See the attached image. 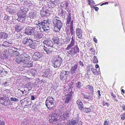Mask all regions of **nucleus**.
I'll list each match as a JSON object with an SVG mask.
<instances>
[{"label": "nucleus", "mask_w": 125, "mask_h": 125, "mask_svg": "<svg viewBox=\"0 0 125 125\" xmlns=\"http://www.w3.org/2000/svg\"><path fill=\"white\" fill-rule=\"evenodd\" d=\"M53 21L54 26V30L56 32H59L63 25L61 19L56 17L53 19Z\"/></svg>", "instance_id": "obj_1"}, {"label": "nucleus", "mask_w": 125, "mask_h": 125, "mask_svg": "<svg viewBox=\"0 0 125 125\" xmlns=\"http://www.w3.org/2000/svg\"><path fill=\"white\" fill-rule=\"evenodd\" d=\"M62 59L60 56H58L57 58L54 59L52 62V65L55 68H59L62 63Z\"/></svg>", "instance_id": "obj_2"}, {"label": "nucleus", "mask_w": 125, "mask_h": 125, "mask_svg": "<svg viewBox=\"0 0 125 125\" xmlns=\"http://www.w3.org/2000/svg\"><path fill=\"white\" fill-rule=\"evenodd\" d=\"M59 115L57 114H50L49 116L50 122L51 124L57 123L58 122Z\"/></svg>", "instance_id": "obj_3"}, {"label": "nucleus", "mask_w": 125, "mask_h": 125, "mask_svg": "<svg viewBox=\"0 0 125 125\" xmlns=\"http://www.w3.org/2000/svg\"><path fill=\"white\" fill-rule=\"evenodd\" d=\"M53 8L52 6H50L49 7V10L45 8H43L41 10L40 12L41 15L42 16H49L51 13V8Z\"/></svg>", "instance_id": "obj_4"}, {"label": "nucleus", "mask_w": 125, "mask_h": 125, "mask_svg": "<svg viewBox=\"0 0 125 125\" xmlns=\"http://www.w3.org/2000/svg\"><path fill=\"white\" fill-rule=\"evenodd\" d=\"M43 55L42 53L39 52H36L34 54L33 56V60L35 61H42L43 59Z\"/></svg>", "instance_id": "obj_5"}, {"label": "nucleus", "mask_w": 125, "mask_h": 125, "mask_svg": "<svg viewBox=\"0 0 125 125\" xmlns=\"http://www.w3.org/2000/svg\"><path fill=\"white\" fill-rule=\"evenodd\" d=\"M80 50L77 45H75L71 49L69 50V54L71 56L73 57L74 55L79 52Z\"/></svg>", "instance_id": "obj_6"}, {"label": "nucleus", "mask_w": 125, "mask_h": 125, "mask_svg": "<svg viewBox=\"0 0 125 125\" xmlns=\"http://www.w3.org/2000/svg\"><path fill=\"white\" fill-rule=\"evenodd\" d=\"M24 31L25 33L29 35H34L36 32L34 28L29 26L26 28Z\"/></svg>", "instance_id": "obj_7"}, {"label": "nucleus", "mask_w": 125, "mask_h": 125, "mask_svg": "<svg viewBox=\"0 0 125 125\" xmlns=\"http://www.w3.org/2000/svg\"><path fill=\"white\" fill-rule=\"evenodd\" d=\"M33 42L32 40L30 38H23L22 41V42L25 45L30 46L31 43Z\"/></svg>", "instance_id": "obj_8"}, {"label": "nucleus", "mask_w": 125, "mask_h": 125, "mask_svg": "<svg viewBox=\"0 0 125 125\" xmlns=\"http://www.w3.org/2000/svg\"><path fill=\"white\" fill-rule=\"evenodd\" d=\"M55 102H50L45 101V104L47 108L49 110H53L54 107V103Z\"/></svg>", "instance_id": "obj_9"}, {"label": "nucleus", "mask_w": 125, "mask_h": 125, "mask_svg": "<svg viewBox=\"0 0 125 125\" xmlns=\"http://www.w3.org/2000/svg\"><path fill=\"white\" fill-rule=\"evenodd\" d=\"M73 92H72V91L70 93V94H67L66 95L64 99L65 101V104H68L70 102L71 100L72 96V94Z\"/></svg>", "instance_id": "obj_10"}, {"label": "nucleus", "mask_w": 125, "mask_h": 125, "mask_svg": "<svg viewBox=\"0 0 125 125\" xmlns=\"http://www.w3.org/2000/svg\"><path fill=\"white\" fill-rule=\"evenodd\" d=\"M34 35V38L36 40H39L42 38L43 36V35L42 31H37V33Z\"/></svg>", "instance_id": "obj_11"}, {"label": "nucleus", "mask_w": 125, "mask_h": 125, "mask_svg": "<svg viewBox=\"0 0 125 125\" xmlns=\"http://www.w3.org/2000/svg\"><path fill=\"white\" fill-rule=\"evenodd\" d=\"M38 71L37 68L30 69L28 71V74L32 76H36L38 73Z\"/></svg>", "instance_id": "obj_12"}, {"label": "nucleus", "mask_w": 125, "mask_h": 125, "mask_svg": "<svg viewBox=\"0 0 125 125\" xmlns=\"http://www.w3.org/2000/svg\"><path fill=\"white\" fill-rule=\"evenodd\" d=\"M17 15L18 18L17 20L18 21L21 22L25 21V19L26 18V15L19 13H18Z\"/></svg>", "instance_id": "obj_13"}, {"label": "nucleus", "mask_w": 125, "mask_h": 125, "mask_svg": "<svg viewBox=\"0 0 125 125\" xmlns=\"http://www.w3.org/2000/svg\"><path fill=\"white\" fill-rule=\"evenodd\" d=\"M45 31H48L49 29L52 28V22L46 20Z\"/></svg>", "instance_id": "obj_14"}, {"label": "nucleus", "mask_w": 125, "mask_h": 125, "mask_svg": "<svg viewBox=\"0 0 125 125\" xmlns=\"http://www.w3.org/2000/svg\"><path fill=\"white\" fill-rule=\"evenodd\" d=\"M43 42L48 47H50L52 48H53V43L52 41L50 39L45 40Z\"/></svg>", "instance_id": "obj_15"}, {"label": "nucleus", "mask_w": 125, "mask_h": 125, "mask_svg": "<svg viewBox=\"0 0 125 125\" xmlns=\"http://www.w3.org/2000/svg\"><path fill=\"white\" fill-rule=\"evenodd\" d=\"M46 22V20H43L40 22V21H38V24L39 27V29L42 28L43 29L44 31H45V27Z\"/></svg>", "instance_id": "obj_16"}, {"label": "nucleus", "mask_w": 125, "mask_h": 125, "mask_svg": "<svg viewBox=\"0 0 125 125\" xmlns=\"http://www.w3.org/2000/svg\"><path fill=\"white\" fill-rule=\"evenodd\" d=\"M12 43L11 42L5 41L3 42L2 44L0 45V46L2 48L4 49L5 47H7L11 46Z\"/></svg>", "instance_id": "obj_17"}, {"label": "nucleus", "mask_w": 125, "mask_h": 125, "mask_svg": "<svg viewBox=\"0 0 125 125\" xmlns=\"http://www.w3.org/2000/svg\"><path fill=\"white\" fill-rule=\"evenodd\" d=\"M29 10L28 8L26 7H22L20 8V14H25L26 15L27 13Z\"/></svg>", "instance_id": "obj_18"}, {"label": "nucleus", "mask_w": 125, "mask_h": 125, "mask_svg": "<svg viewBox=\"0 0 125 125\" xmlns=\"http://www.w3.org/2000/svg\"><path fill=\"white\" fill-rule=\"evenodd\" d=\"M43 49L44 51V53L47 54L48 55L52 54V52H53L52 49L51 48H49V47H45L44 46Z\"/></svg>", "instance_id": "obj_19"}, {"label": "nucleus", "mask_w": 125, "mask_h": 125, "mask_svg": "<svg viewBox=\"0 0 125 125\" xmlns=\"http://www.w3.org/2000/svg\"><path fill=\"white\" fill-rule=\"evenodd\" d=\"M78 64H75L72 67L71 72V74L74 75L76 74V71L78 66Z\"/></svg>", "instance_id": "obj_20"}, {"label": "nucleus", "mask_w": 125, "mask_h": 125, "mask_svg": "<svg viewBox=\"0 0 125 125\" xmlns=\"http://www.w3.org/2000/svg\"><path fill=\"white\" fill-rule=\"evenodd\" d=\"M23 58L21 55L16 58L15 61L18 64H23L24 62Z\"/></svg>", "instance_id": "obj_21"}, {"label": "nucleus", "mask_w": 125, "mask_h": 125, "mask_svg": "<svg viewBox=\"0 0 125 125\" xmlns=\"http://www.w3.org/2000/svg\"><path fill=\"white\" fill-rule=\"evenodd\" d=\"M51 71L49 69H46L44 73L42 76L49 78L50 76Z\"/></svg>", "instance_id": "obj_22"}, {"label": "nucleus", "mask_w": 125, "mask_h": 125, "mask_svg": "<svg viewBox=\"0 0 125 125\" xmlns=\"http://www.w3.org/2000/svg\"><path fill=\"white\" fill-rule=\"evenodd\" d=\"M39 46V44L38 42L33 43L32 42L30 46V48L33 49L38 48Z\"/></svg>", "instance_id": "obj_23"}, {"label": "nucleus", "mask_w": 125, "mask_h": 125, "mask_svg": "<svg viewBox=\"0 0 125 125\" xmlns=\"http://www.w3.org/2000/svg\"><path fill=\"white\" fill-rule=\"evenodd\" d=\"M82 30L79 28H77L76 30V33L78 38L81 39L82 37Z\"/></svg>", "instance_id": "obj_24"}, {"label": "nucleus", "mask_w": 125, "mask_h": 125, "mask_svg": "<svg viewBox=\"0 0 125 125\" xmlns=\"http://www.w3.org/2000/svg\"><path fill=\"white\" fill-rule=\"evenodd\" d=\"M67 113L66 112H65L63 113L62 115H61L60 116V117L58 120L60 121H64L66 119V117L67 116Z\"/></svg>", "instance_id": "obj_25"}, {"label": "nucleus", "mask_w": 125, "mask_h": 125, "mask_svg": "<svg viewBox=\"0 0 125 125\" xmlns=\"http://www.w3.org/2000/svg\"><path fill=\"white\" fill-rule=\"evenodd\" d=\"M71 39V41L70 44L67 46L66 48V50H67L71 49V48L73 46L74 44V39L73 36L72 37Z\"/></svg>", "instance_id": "obj_26"}, {"label": "nucleus", "mask_w": 125, "mask_h": 125, "mask_svg": "<svg viewBox=\"0 0 125 125\" xmlns=\"http://www.w3.org/2000/svg\"><path fill=\"white\" fill-rule=\"evenodd\" d=\"M23 64V66L29 68L31 67L33 65V62L30 61L28 62H26Z\"/></svg>", "instance_id": "obj_27"}, {"label": "nucleus", "mask_w": 125, "mask_h": 125, "mask_svg": "<svg viewBox=\"0 0 125 125\" xmlns=\"http://www.w3.org/2000/svg\"><path fill=\"white\" fill-rule=\"evenodd\" d=\"M29 14L30 18L31 19L34 18L37 16L36 12L33 10H32Z\"/></svg>", "instance_id": "obj_28"}, {"label": "nucleus", "mask_w": 125, "mask_h": 125, "mask_svg": "<svg viewBox=\"0 0 125 125\" xmlns=\"http://www.w3.org/2000/svg\"><path fill=\"white\" fill-rule=\"evenodd\" d=\"M8 37V34L4 32H0V38L6 39Z\"/></svg>", "instance_id": "obj_29"}, {"label": "nucleus", "mask_w": 125, "mask_h": 125, "mask_svg": "<svg viewBox=\"0 0 125 125\" xmlns=\"http://www.w3.org/2000/svg\"><path fill=\"white\" fill-rule=\"evenodd\" d=\"M69 4L68 1H64L62 3L61 7H62V8H65V9H66Z\"/></svg>", "instance_id": "obj_30"}, {"label": "nucleus", "mask_w": 125, "mask_h": 125, "mask_svg": "<svg viewBox=\"0 0 125 125\" xmlns=\"http://www.w3.org/2000/svg\"><path fill=\"white\" fill-rule=\"evenodd\" d=\"M3 104L5 105L6 106H8L10 105V103L8 97H6V99L3 103Z\"/></svg>", "instance_id": "obj_31"}, {"label": "nucleus", "mask_w": 125, "mask_h": 125, "mask_svg": "<svg viewBox=\"0 0 125 125\" xmlns=\"http://www.w3.org/2000/svg\"><path fill=\"white\" fill-rule=\"evenodd\" d=\"M52 40L53 41L54 43L58 44L59 43V38L57 37H54Z\"/></svg>", "instance_id": "obj_32"}, {"label": "nucleus", "mask_w": 125, "mask_h": 125, "mask_svg": "<svg viewBox=\"0 0 125 125\" xmlns=\"http://www.w3.org/2000/svg\"><path fill=\"white\" fill-rule=\"evenodd\" d=\"M23 4L28 7H30L32 5L31 2L29 1H24Z\"/></svg>", "instance_id": "obj_33"}, {"label": "nucleus", "mask_w": 125, "mask_h": 125, "mask_svg": "<svg viewBox=\"0 0 125 125\" xmlns=\"http://www.w3.org/2000/svg\"><path fill=\"white\" fill-rule=\"evenodd\" d=\"M13 19V17L9 16L7 15H5L4 18V20L7 21H11V20H12Z\"/></svg>", "instance_id": "obj_34"}, {"label": "nucleus", "mask_w": 125, "mask_h": 125, "mask_svg": "<svg viewBox=\"0 0 125 125\" xmlns=\"http://www.w3.org/2000/svg\"><path fill=\"white\" fill-rule=\"evenodd\" d=\"M26 87L29 89V90L31 89L32 88V83L31 82H29L26 84L25 85Z\"/></svg>", "instance_id": "obj_35"}, {"label": "nucleus", "mask_w": 125, "mask_h": 125, "mask_svg": "<svg viewBox=\"0 0 125 125\" xmlns=\"http://www.w3.org/2000/svg\"><path fill=\"white\" fill-rule=\"evenodd\" d=\"M88 94L89 96L88 95L87 97H86V98H87V99H88V100H92L93 97V93L91 92L89 93Z\"/></svg>", "instance_id": "obj_36"}, {"label": "nucleus", "mask_w": 125, "mask_h": 125, "mask_svg": "<svg viewBox=\"0 0 125 125\" xmlns=\"http://www.w3.org/2000/svg\"><path fill=\"white\" fill-rule=\"evenodd\" d=\"M46 101V102H47V101L54 102H55L54 99L51 96H50L48 97Z\"/></svg>", "instance_id": "obj_37"}, {"label": "nucleus", "mask_w": 125, "mask_h": 125, "mask_svg": "<svg viewBox=\"0 0 125 125\" xmlns=\"http://www.w3.org/2000/svg\"><path fill=\"white\" fill-rule=\"evenodd\" d=\"M82 86L81 82L78 81L76 84L75 87L78 89H80Z\"/></svg>", "instance_id": "obj_38"}, {"label": "nucleus", "mask_w": 125, "mask_h": 125, "mask_svg": "<svg viewBox=\"0 0 125 125\" xmlns=\"http://www.w3.org/2000/svg\"><path fill=\"white\" fill-rule=\"evenodd\" d=\"M78 122L77 120H74L73 119H72L71 120L70 125H76Z\"/></svg>", "instance_id": "obj_39"}, {"label": "nucleus", "mask_w": 125, "mask_h": 125, "mask_svg": "<svg viewBox=\"0 0 125 125\" xmlns=\"http://www.w3.org/2000/svg\"><path fill=\"white\" fill-rule=\"evenodd\" d=\"M51 4L52 5H57L58 3V1L57 0H51Z\"/></svg>", "instance_id": "obj_40"}, {"label": "nucleus", "mask_w": 125, "mask_h": 125, "mask_svg": "<svg viewBox=\"0 0 125 125\" xmlns=\"http://www.w3.org/2000/svg\"><path fill=\"white\" fill-rule=\"evenodd\" d=\"M20 26L19 24H16V25L15 27V31L19 32L20 31V30L19 29Z\"/></svg>", "instance_id": "obj_41"}, {"label": "nucleus", "mask_w": 125, "mask_h": 125, "mask_svg": "<svg viewBox=\"0 0 125 125\" xmlns=\"http://www.w3.org/2000/svg\"><path fill=\"white\" fill-rule=\"evenodd\" d=\"M78 107L80 110H83V104L82 103V102L81 103H80L78 105Z\"/></svg>", "instance_id": "obj_42"}, {"label": "nucleus", "mask_w": 125, "mask_h": 125, "mask_svg": "<svg viewBox=\"0 0 125 125\" xmlns=\"http://www.w3.org/2000/svg\"><path fill=\"white\" fill-rule=\"evenodd\" d=\"M6 96H3V97H0V102L1 103H2L6 99Z\"/></svg>", "instance_id": "obj_43"}, {"label": "nucleus", "mask_w": 125, "mask_h": 125, "mask_svg": "<svg viewBox=\"0 0 125 125\" xmlns=\"http://www.w3.org/2000/svg\"><path fill=\"white\" fill-rule=\"evenodd\" d=\"M31 57H23V61L24 63H25V62H27V61H29Z\"/></svg>", "instance_id": "obj_44"}, {"label": "nucleus", "mask_w": 125, "mask_h": 125, "mask_svg": "<svg viewBox=\"0 0 125 125\" xmlns=\"http://www.w3.org/2000/svg\"><path fill=\"white\" fill-rule=\"evenodd\" d=\"M19 54L20 53L17 51L14 50L12 55H13V56H18Z\"/></svg>", "instance_id": "obj_45"}, {"label": "nucleus", "mask_w": 125, "mask_h": 125, "mask_svg": "<svg viewBox=\"0 0 125 125\" xmlns=\"http://www.w3.org/2000/svg\"><path fill=\"white\" fill-rule=\"evenodd\" d=\"M93 62L94 63H96L98 62V61L96 56H94L93 59Z\"/></svg>", "instance_id": "obj_46"}, {"label": "nucleus", "mask_w": 125, "mask_h": 125, "mask_svg": "<svg viewBox=\"0 0 125 125\" xmlns=\"http://www.w3.org/2000/svg\"><path fill=\"white\" fill-rule=\"evenodd\" d=\"M78 64L80 66H81V67H84V63H85V62H82L81 61L78 62Z\"/></svg>", "instance_id": "obj_47"}, {"label": "nucleus", "mask_w": 125, "mask_h": 125, "mask_svg": "<svg viewBox=\"0 0 125 125\" xmlns=\"http://www.w3.org/2000/svg\"><path fill=\"white\" fill-rule=\"evenodd\" d=\"M74 82L73 80L70 83L69 87L70 88H72L74 87Z\"/></svg>", "instance_id": "obj_48"}, {"label": "nucleus", "mask_w": 125, "mask_h": 125, "mask_svg": "<svg viewBox=\"0 0 125 125\" xmlns=\"http://www.w3.org/2000/svg\"><path fill=\"white\" fill-rule=\"evenodd\" d=\"M10 100L11 101L14 102L17 101H19V100L18 99L13 97L11 98H10Z\"/></svg>", "instance_id": "obj_49"}, {"label": "nucleus", "mask_w": 125, "mask_h": 125, "mask_svg": "<svg viewBox=\"0 0 125 125\" xmlns=\"http://www.w3.org/2000/svg\"><path fill=\"white\" fill-rule=\"evenodd\" d=\"M91 107H90L89 108H87V109L86 110L84 111V112H86V113L90 112L91 111V110H92L91 109Z\"/></svg>", "instance_id": "obj_50"}, {"label": "nucleus", "mask_w": 125, "mask_h": 125, "mask_svg": "<svg viewBox=\"0 0 125 125\" xmlns=\"http://www.w3.org/2000/svg\"><path fill=\"white\" fill-rule=\"evenodd\" d=\"M14 50H12V49H10L8 50L9 53L11 55H13V52Z\"/></svg>", "instance_id": "obj_51"}, {"label": "nucleus", "mask_w": 125, "mask_h": 125, "mask_svg": "<svg viewBox=\"0 0 125 125\" xmlns=\"http://www.w3.org/2000/svg\"><path fill=\"white\" fill-rule=\"evenodd\" d=\"M71 17H67V21L66 22V24H69L71 21Z\"/></svg>", "instance_id": "obj_52"}, {"label": "nucleus", "mask_w": 125, "mask_h": 125, "mask_svg": "<svg viewBox=\"0 0 125 125\" xmlns=\"http://www.w3.org/2000/svg\"><path fill=\"white\" fill-rule=\"evenodd\" d=\"M89 88L90 90L93 93L94 91V88L92 86H91L90 85H88L87 86Z\"/></svg>", "instance_id": "obj_53"}, {"label": "nucleus", "mask_w": 125, "mask_h": 125, "mask_svg": "<svg viewBox=\"0 0 125 125\" xmlns=\"http://www.w3.org/2000/svg\"><path fill=\"white\" fill-rule=\"evenodd\" d=\"M21 91H18L17 92V95H18V96L19 97L22 96V94H21Z\"/></svg>", "instance_id": "obj_54"}, {"label": "nucleus", "mask_w": 125, "mask_h": 125, "mask_svg": "<svg viewBox=\"0 0 125 125\" xmlns=\"http://www.w3.org/2000/svg\"><path fill=\"white\" fill-rule=\"evenodd\" d=\"M88 0L89 2L88 3L90 5H91L90 4H92L94 5L95 4L93 0Z\"/></svg>", "instance_id": "obj_55"}, {"label": "nucleus", "mask_w": 125, "mask_h": 125, "mask_svg": "<svg viewBox=\"0 0 125 125\" xmlns=\"http://www.w3.org/2000/svg\"><path fill=\"white\" fill-rule=\"evenodd\" d=\"M93 66L91 64L88 66L87 67V70L88 71H90V68L93 67Z\"/></svg>", "instance_id": "obj_56"}, {"label": "nucleus", "mask_w": 125, "mask_h": 125, "mask_svg": "<svg viewBox=\"0 0 125 125\" xmlns=\"http://www.w3.org/2000/svg\"><path fill=\"white\" fill-rule=\"evenodd\" d=\"M60 79L61 80H62L65 79V78H66L65 76H63V75L60 74Z\"/></svg>", "instance_id": "obj_57"}, {"label": "nucleus", "mask_w": 125, "mask_h": 125, "mask_svg": "<svg viewBox=\"0 0 125 125\" xmlns=\"http://www.w3.org/2000/svg\"><path fill=\"white\" fill-rule=\"evenodd\" d=\"M22 55V57H31L30 56H29V55L27 54H26V53H24V55Z\"/></svg>", "instance_id": "obj_58"}, {"label": "nucleus", "mask_w": 125, "mask_h": 125, "mask_svg": "<svg viewBox=\"0 0 125 125\" xmlns=\"http://www.w3.org/2000/svg\"><path fill=\"white\" fill-rule=\"evenodd\" d=\"M70 31L72 35H73L74 33L73 27H70Z\"/></svg>", "instance_id": "obj_59"}, {"label": "nucleus", "mask_w": 125, "mask_h": 125, "mask_svg": "<svg viewBox=\"0 0 125 125\" xmlns=\"http://www.w3.org/2000/svg\"><path fill=\"white\" fill-rule=\"evenodd\" d=\"M70 37L66 39L65 40L64 42H66V43L69 42L70 40Z\"/></svg>", "instance_id": "obj_60"}, {"label": "nucleus", "mask_w": 125, "mask_h": 125, "mask_svg": "<svg viewBox=\"0 0 125 125\" xmlns=\"http://www.w3.org/2000/svg\"><path fill=\"white\" fill-rule=\"evenodd\" d=\"M109 121L105 120L104 125H109Z\"/></svg>", "instance_id": "obj_61"}, {"label": "nucleus", "mask_w": 125, "mask_h": 125, "mask_svg": "<svg viewBox=\"0 0 125 125\" xmlns=\"http://www.w3.org/2000/svg\"><path fill=\"white\" fill-rule=\"evenodd\" d=\"M18 91H21V94H22V96H23L25 95H26L25 94V93L23 91H22L20 89H19L18 90Z\"/></svg>", "instance_id": "obj_62"}, {"label": "nucleus", "mask_w": 125, "mask_h": 125, "mask_svg": "<svg viewBox=\"0 0 125 125\" xmlns=\"http://www.w3.org/2000/svg\"><path fill=\"white\" fill-rule=\"evenodd\" d=\"M93 73H94L95 75H97L98 74V72L96 69H94Z\"/></svg>", "instance_id": "obj_63"}, {"label": "nucleus", "mask_w": 125, "mask_h": 125, "mask_svg": "<svg viewBox=\"0 0 125 125\" xmlns=\"http://www.w3.org/2000/svg\"><path fill=\"white\" fill-rule=\"evenodd\" d=\"M10 23L12 24H15L16 23V20L15 19H13L12 20H11V21H10Z\"/></svg>", "instance_id": "obj_64"}]
</instances>
